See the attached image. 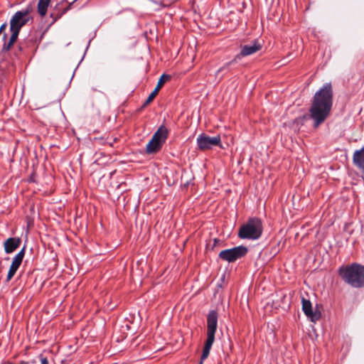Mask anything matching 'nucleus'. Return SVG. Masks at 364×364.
I'll return each instance as SVG.
<instances>
[{"mask_svg":"<svg viewBox=\"0 0 364 364\" xmlns=\"http://www.w3.org/2000/svg\"><path fill=\"white\" fill-rule=\"evenodd\" d=\"M332 105V87L330 83H326L315 93L309 109L310 117L314 121L315 128H317L327 119L330 114Z\"/></svg>","mask_w":364,"mask_h":364,"instance_id":"obj_1","label":"nucleus"},{"mask_svg":"<svg viewBox=\"0 0 364 364\" xmlns=\"http://www.w3.org/2000/svg\"><path fill=\"white\" fill-rule=\"evenodd\" d=\"M332 105V87L330 83H326L315 93L309 109L310 117L314 121L315 128H317L327 119L330 114Z\"/></svg>","mask_w":364,"mask_h":364,"instance_id":"obj_2","label":"nucleus"},{"mask_svg":"<svg viewBox=\"0 0 364 364\" xmlns=\"http://www.w3.org/2000/svg\"><path fill=\"white\" fill-rule=\"evenodd\" d=\"M32 8L28 6L24 9L16 11L11 17L10 21V31L11 35L7 43H4L3 49L9 50L16 41L21 28L25 26L29 21L32 20L31 12Z\"/></svg>","mask_w":364,"mask_h":364,"instance_id":"obj_3","label":"nucleus"},{"mask_svg":"<svg viewBox=\"0 0 364 364\" xmlns=\"http://www.w3.org/2000/svg\"><path fill=\"white\" fill-rule=\"evenodd\" d=\"M338 274L342 279L353 288L364 287V266L358 263L341 266Z\"/></svg>","mask_w":364,"mask_h":364,"instance_id":"obj_4","label":"nucleus"},{"mask_svg":"<svg viewBox=\"0 0 364 364\" xmlns=\"http://www.w3.org/2000/svg\"><path fill=\"white\" fill-rule=\"evenodd\" d=\"M218 326V314L215 311H210L207 318V339L205 341L202 355L200 364L209 355L210 350L215 341V334Z\"/></svg>","mask_w":364,"mask_h":364,"instance_id":"obj_5","label":"nucleus"},{"mask_svg":"<svg viewBox=\"0 0 364 364\" xmlns=\"http://www.w3.org/2000/svg\"><path fill=\"white\" fill-rule=\"evenodd\" d=\"M262 233V224L257 218H250L242 225L238 231V236L241 239L257 240Z\"/></svg>","mask_w":364,"mask_h":364,"instance_id":"obj_6","label":"nucleus"},{"mask_svg":"<svg viewBox=\"0 0 364 364\" xmlns=\"http://www.w3.org/2000/svg\"><path fill=\"white\" fill-rule=\"evenodd\" d=\"M247 252V248L240 245L231 249L222 250L219 253V258L228 262H234L237 259L244 257Z\"/></svg>","mask_w":364,"mask_h":364,"instance_id":"obj_7","label":"nucleus"},{"mask_svg":"<svg viewBox=\"0 0 364 364\" xmlns=\"http://www.w3.org/2000/svg\"><path fill=\"white\" fill-rule=\"evenodd\" d=\"M197 145L200 150L205 151L215 146H220L221 138L220 135L210 136L205 134H200L197 137Z\"/></svg>","mask_w":364,"mask_h":364,"instance_id":"obj_8","label":"nucleus"},{"mask_svg":"<svg viewBox=\"0 0 364 364\" xmlns=\"http://www.w3.org/2000/svg\"><path fill=\"white\" fill-rule=\"evenodd\" d=\"M261 48L262 45L257 41H253L251 44L245 45L242 47L240 53L237 54L229 64L237 62L242 57L252 55L259 51Z\"/></svg>","mask_w":364,"mask_h":364,"instance_id":"obj_9","label":"nucleus"},{"mask_svg":"<svg viewBox=\"0 0 364 364\" xmlns=\"http://www.w3.org/2000/svg\"><path fill=\"white\" fill-rule=\"evenodd\" d=\"M26 252V247L24 246L13 258L12 262L10 265L9 272L6 277V282H9L15 275L17 270L20 267Z\"/></svg>","mask_w":364,"mask_h":364,"instance_id":"obj_10","label":"nucleus"},{"mask_svg":"<svg viewBox=\"0 0 364 364\" xmlns=\"http://www.w3.org/2000/svg\"><path fill=\"white\" fill-rule=\"evenodd\" d=\"M302 310L304 314L313 322H316L320 318V314L313 311L311 301L302 297Z\"/></svg>","mask_w":364,"mask_h":364,"instance_id":"obj_11","label":"nucleus"},{"mask_svg":"<svg viewBox=\"0 0 364 364\" xmlns=\"http://www.w3.org/2000/svg\"><path fill=\"white\" fill-rule=\"evenodd\" d=\"M21 244V238L9 237L4 242V251L6 254H11L20 247Z\"/></svg>","mask_w":364,"mask_h":364,"instance_id":"obj_12","label":"nucleus"},{"mask_svg":"<svg viewBox=\"0 0 364 364\" xmlns=\"http://www.w3.org/2000/svg\"><path fill=\"white\" fill-rule=\"evenodd\" d=\"M171 79V76L168 75L163 74L159 80L156 87L154 90L149 95L146 100L144 103V107L148 105L156 97L159 89L162 87V85L166 82V81Z\"/></svg>","mask_w":364,"mask_h":364,"instance_id":"obj_13","label":"nucleus"},{"mask_svg":"<svg viewBox=\"0 0 364 364\" xmlns=\"http://www.w3.org/2000/svg\"><path fill=\"white\" fill-rule=\"evenodd\" d=\"M168 129L164 126H161L154 134L152 139L163 145L168 137Z\"/></svg>","mask_w":364,"mask_h":364,"instance_id":"obj_14","label":"nucleus"},{"mask_svg":"<svg viewBox=\"0 0 364 364\" xmlns=\"http://www.w3.org/2000/svg\"><path fill=\"white\" fill-rule=\"evenodd\" d=\"M353 159L354 164L364 171V147L354 152Z\"/></svg>","mask_w":364,"mask_h":364,"instance_id":"obj_15","label":"nucleus"},{"mask_svg":"<svg viewBox=\"0 0 364 364\" xmlns=\"http://www.w3.org/2000/svg\"><path fill=\"white\" fill-rule=\"evenodd\" d=\"M162 146V144L157 141L154 140L152 138L147 144L146 151L147 154H154L159 151Z\"/></svg>","mask_w":364,"mask_h":364,"instance_id":"obj_16","label":"nucleus"},{"mask_svg":"<svg viewBox=\"0 0 364 364\" xmlns=\"http://www.w3.org/2000/svg\"><path fill=\"white\" fill-rule=\"evenodd\" d=\"M50 0H39L38 3V12L41 16L46 14Z\"/></svg>","mask_w":364,"mask_h":364,"instance_id":"obj_17","label":"nucleus"},{"mask_svg":"<svg viewBox=\"0 0 364 364\" xmlns=\"http://www.w3.org/2000/svg\"><path fill=\"white\" fill-rule=\"evenodd\" d=\"M39 358L41 364H48V359L43 356V355H40Z\"/></svg>","mask_w":364,"mask_h":364,"instance_id":"obj_18","label":"nucleus"},{"mask_svg":"<svg viewBox=\"0 0 364 364\" xmlns=\"http://www.w3.org/2000/svg\"><path fill=\"white\" fill-rule=\"evenodd\" d=\"M67 3L69 4V5L73 4L74 2H75L77 0H65Z\"/></svg>","mask_w":364,"mask_h":364,"instance_id":"obj_19","label":"nucleus"},{"mask_svg":"<svg viewBox=\"0 0 364 364\" xmlns=\"http://www.w3.org/2000/svg\"><path fill=\"white\" fill-rule=\"evenodd\" d=\"M6 28V24L1 25L0 27V33Z\"/></svg>","mask_w":364,"mask_h":364,"instance_id":"obj_20","label":"nucleus"},{"mask_svg":"<svg viewBox=\"0 0 364 364\" xmlns=\"http://www.w3.org/2000/svg\"><path fill=\"white\" fill-rule=\"evenodd\" d=\"M68 9H69V6H68V7H67L66 9H64V11L60 14V16H61V15H63V14H65V13L68 10Z\"/></svg>","mask_w":364,"mask_h":364,"instance_id":"obj_21","label":"nucleus"},{"mask_svg":"<svg viewBox=\"0 0 364 364\" xmlns=\"http://www.w3.org/2000/svg\"><path fill=\"white\" fill-rule=\"evenodd\" d=\"M4 38H6V33H4Z\"/></svg>","mask_w":364,"mask_h":364,"instance_id":"obj_22","label":"nucleus"}]
</instances>
